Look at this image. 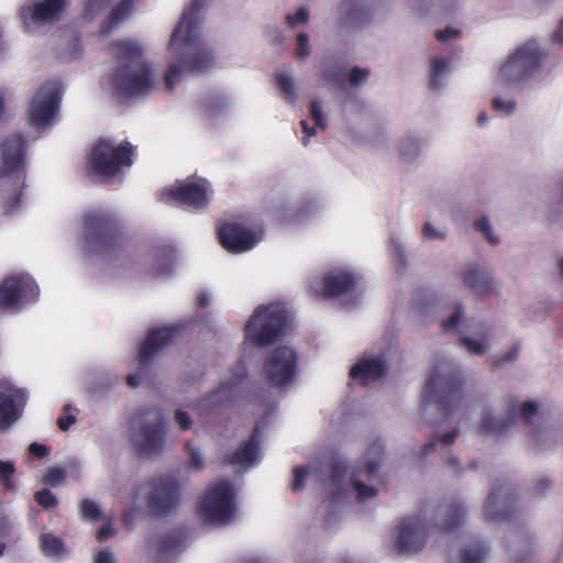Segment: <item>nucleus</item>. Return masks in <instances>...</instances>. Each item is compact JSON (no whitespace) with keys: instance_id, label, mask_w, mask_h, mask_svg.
Listing matches in <instances>:
<instances>
[{"instance_id":"nucleus-35","label":"nucleus","mask_w":563,"mask_h":563,"mask_svg":"<svg viewBox=\"0 0 563 563\" xmlns=\"http://www.w3.org/2000/svg\"><path fill=\"white\" fill-rule=\"evenodd\" d=\"M464 284L478 295L488 292L493 287V279L476 267H468L464 275Z\"/></svg>"},{"instance_id":"nucleus-53","label":"nucleus","mask_w":563,"mask_h":563,"mask_svg":"<svg viewBox=\"0 0 563 563\" xmlns=\"http://www.w3.org/2000/svg\"><path fill=\"white\" fill-rule=\"evenodd\" d=\"M113 0H89L86 7V14L93 18L108 10Z\"/></svg>"},{"instance_id":"nucleus-46","label":"nucleus","mask_w":563,"mask_h":563,"mask_svg":"<svg viewBox=\"0 0 563 563\" xmlns=\"http://www.w3.org/2000/svg\"><path fill=\"white\" fill-rule=\"evenodd\" d=\"M493 109L503 117L511 115L517 110V101L512 97L497 96L492 100Z\"/></svg>"},{"instance_id":"nucleus-54","label":"nucleus","mask_w":563,"mask_h":563,"mask_svg":"<svg viewBox=\"0 0 563 563\" xmlns=\"http://www.w3.org/2000/svg\"><path fill=\"white\" fill-rule=\"evenodd\" d=\"M369 70L367 68L353 67L349 74V81L352 86H361L367 81Z\"/></svg>"},{"instance_id":"nucleus-10","label":"nucleus","mask_w":563,"mask_h":563,"mask_svg":"<svg viewBox=\"0 0 563 563\" xmlns=\"http://www.w3.org/2000/svg\"><path fill=\"white\" fill-rule=\"evenodd\" d=\"M461 374L450 362L439 363L424 388V397L434 402L439 410L451 416L459 405Z\"/></svg>"},{"instance_id":"nucleus-14","label":"nucleus","mask_w":563,"mask_h":563,"mask_svg":"<svg viewBox=\"0 0 563 563\" xmlns=\"http://www.w3.org/2000/svg\"><path fill=\"white\" fill-rule=\"evenodd\" d=\"M361 279L349 268L333 267L325 273L311 275L308 289L318 298H338L354 291Z\"/></svg>"},{"instance_id":"nucleus-23","label":"nucleus","mask_w":563,"mask_h":563,"mask_svg":"<svg viewBox=\"0 0 563 563\" xmlns=\"http://www.w3.org/2000/svg\"><path fill=\"white\" fill-rule=\"evenodd\" d=\"M386 372V360L383 354H364L352 367L351 377L360 384H367L380 378Z\"/></svg>"},{"instance_id":"nucleus-4","label":"nucleus","mask_w":563,"mask_h":563,"mask_svg":"<svg viewBox=\"0 0 563 563\" xmlns=\"http://www.w3.org/2000/svg\"><path fill=\"white\" fill-rule=\"evenodd\" d=\"M27 143L13 133L0 142V203L7 214L16 213L25 201Z\"/></svg>"},{"instance_id":"nucleus-30","label":"nucleus","mask_w":563,"mask_h":563,"mask_svg":"<svg viewBox=\"0 0 563 563\" xmlns=\"http://www.w3.org/2000/svg\"><path fill=\"white\" fill-rule=\"evenodd\" d=\"M487 553L488 547L486 543L482 541L471 542L452 556V563H483Z\"/></svg>"},{"instance_id":"nucleus-15","label":"nucleus","mask_w":563,"mask_h":563,"mask_svg":"<svg viewBox=\"0 0 563 563\" xmlns=\"http://www.w3.org/2000/svg\"><path fill=\"white\" fill-rule=\"evenodd\" d=\"M29 390L15 380L0 378V433L10 431L22 418Z\"/></svg>"},{"instance_id":"nucleus-17","label":"nucleus","mask_w":563,"mask_h":563,"mask_svg":"<svg viewBox=\"0 0 563 563\" xmlns=\"http://www.w3.org/2000/svg\"><path fill=\"white\" fill-rule=\"evenodd\" d=\"M40 289L29 274L9 276L0 285V308L20 310L37 300Z\"/></svg>"},{"instance_id":"nucleus-22","label":"nucleus","mask_w":563,"mask_h":563,"mask_svg":"<svg viewBox=\"0 0 563 563\" xmlns=\"http://www.w3.org/2000/svg\"><path fill=\"white\" fill-rule=\"evenodd\" d=\"M427 534V526L421 519L406 518L397 529L395 547L400 553L417 552L424 545Z\"/></svg>"},{"instance_id":"nucleus-57","label":"nucleus","mask_w":563,"mask_h":563,"mask_svg":"<svg viewBox=\"0 0 563 563\" xmlns=\"http://www.w3.org/2000/svg\"><path fill=\"white\" fill-rule=\"evenodd\" d=\"M462 309L460 307L452 308L450 317L443 321V328L445 331H453L457 329L462 317Z\"/></svg>"},{"instance_id":"nucleus-9","label":"nucleus","mask_w":563,"mask_h":563,"mask_svg":"<svg viewBox=\"0 0 563 563\" xmlns=\"http://www.w3.org/2000/svg\"><path fill=\"white\" fill-rule=\"evenodd\" d=\"M132 152L128 142L117 143L112 139L102 137L87 153V164L92 173L111 178L132 165Z\"/></svg>"},{"instance_id":"nucleus-49","label":"nucleus","mask_w":563,"mask_h":563,"mask_svg":"<svg viewBox=\"0 0 563 563\" xmlns=\"http://www.w3.org/2000/svg\"><path fill=\"white\" fill-rule=\"evenodd\" d=\"M14 472L15 466L13 462L0 460V485H2L4 490H12L14 488L12 482Z\"/></svg>"},{"instance_id":"nucleus-58","label":"nucleus","mask_w":563,"mask_h":563,"mask_svg":"<svg viewBox=\"0 0 563 563\" xmlns=\"http://www.w3.org/2000/svg\"><path fill=\"white\" fill-rule=\"evenodd\" d=\"M93 563H117V559L112 550L100 549L93 552Z\"/></svg>"},{"instance_id":"nucleus-40","label":"nucleus","mask_w":563,"mask_h":563,"mask_svg":"<svg viewBox=\"0 0 563 563\" xmlns=\"http://www.w3.org/2000/svg\"><path fill=\"white\" fill-rule=\"evenodd\" d=\"M439 526L443 529L455 528L464 517V509L460 505L442 507L439 512Z\"/></svg>"},{"instance_id":"nucleus-45","label":"nucleus","mask_w":563,"mask_h":563,"mask_svg":"<svg viewBox=\"0 0 563 563\" xmlns=\"http://www.w3.org/2000/svg\"><path fill=\"white\" fill-rule=\"evenodd\" d=\"M286 24L289 29L306 26L310 22V9L307 5L298 7L294 12L285 15Z\"/></svg>"},{"instance_id":"nucleus-43","label":"nucleus","mask_w":563,"mask_h":563,"mask_svg":"<svg viewBox=\"0 0 563 563\" xmlns=\"http://www.w3.org/2000/svg\"><path fill=\"white\" fill-rule=\"evenodd\" d=\"M185 453L187 455L186 466L188 470L200 471L205 467V455L192 441L185 443Z\"/></svg>"},{"instance_id":"nucleus-56","label":"nucleus","mask_w":563,"mask_h":563,"mask_svg":"<svg viewBox=\"0 0 563 563\" xmlns=\"http://www.w3.org/2000/svg\"><path fill=\"white\" fill-rule=\"evenodd\" d=\"M35 499L41 506L45 508H52L57 505L56 496L47 489L38 492L35 495Z\"/></svg>"},{"instance_id":"nucleus-63","label":"nucleus","mask_w":563,"mask_h":563,"mask_svg":"<svg viewBox=\"0 0 563 563\" xmlns=\"http://www.w3.org/2000/svg\"><path fill=\"white\" fill-rule=\"evenodd\" d=\"M115 534V529L112 521H108L106 525L101 527V529L97 533V538L99 541H106L109 538Z\"/></svg>"},{"instance_id":"nucleus-32","label":"nucleus","mask_w":563,"mask_h":563,"mask_svg":"<svg viewBox=\"0 0 563 563\" xmlns=\"http://www.w3.org/2000/svg\"><path fill=\"white\" fill-rule=\"evenodd\" d=\"M371 10L372 4L368 0H344L340 7L341 14L351 23L362 22Z\"/></svg>"},{"instance_id":"nucleus-28","label":"nucleus","mask_w":563,"mask_h":563,"mask_svg":"<svg viewBox=\"0 0 563 563\" xmlns=\"http://www.w3.org/2000/svg\"><path fill=\"white\" fill-rule=\"evenodd\" d=\"M511 511L509 492L506 488L492 490L484 505V516L489 522L506 519Z\"/></svg>"},{"instance_id":"nucleus-25","label":"nucleus","mask_w":563,"mask_h":563,"mask_svg":"<svg viewBox=\"0 0 563 563\" xmlns=\"http://www.w3.org/2000/svg\"><path fill=\"white\" fill-rule=\"evenodd\" d=\"M507 542L512 563H527L539 548L536 537L528 531L511 532Z\"/></svg>"},{"instance_id":"nucleus-64","label":"nucleus","mask_w":563,"mask_h":563,"mask_svg":"<svg viewBox=\"0 0 563 563\" xmlns=\"http://www.w3.org/2000/svg\"><path fill=\"white\" fill-rule=\"evenodd\" d=\"M538 410V405L534 401H527L521 406V416L529 420Z\"/></svg>"},{"instance_id":"nucleus-38","label":"nucleus","mask_w":563,"mask_h":563,"mask_svg":"<svg viewBox=\"0 0 563 563\" xmlns=\"http://www.w3.org/2000/svg\"><path fill=\"white\" fill-rule=\"evenodd\" d=\"M81 48L76 33L69 32L58 46V56L63 62H73L80 57Z\"/></svg>"},{"instance_id":"nucleus-37","label":"nucleus","mask_w":563,"mask_h":563,"mask_svg":"<svg viewBox=\"0 0 563 563\" xmlns=\"http://www.w3.org/2000/svg\"><path fill=\"white\" fill-rule=\"evenodd\" d=\"M423 147V139L416 134L405 135L398 143L399 155L407 161L417 158L422 153Z\"/></svg>"},{"instance_id":"nucleus-7","label":"nucleus","mask_w":563,"mask_h":563,"mask_svg":"<svg viewBox=\"0 0 563 563\" xmlns=\"http://www.w3.org/2000/svg\"><path fill=\"white\" fill-rule=\"evenodd\" d=\"M131 440L145 455L161 454L167 444L168 427L158 407L139 410L131 420Z\"/></svg>"},{"instance_id":"nucleus-18","label":"nucleus","mask_w":563,"mask_h":563,"mask_svg":"<svg viewBox=\"0 0 563 563\" xmlns=\"http://www.w3.org/2000/svg\"><path fill=\"white\" fill-rule=\"evenodd\" d=\"M84 222L86 238L90 243L107 246L117 241L119 219L113 211L106 208L91 209L86 212Z\"/></svg>"},{"instance_id":"nucleus-47","label":"nucleus","mask_w":563,"mask_h":563,"mask_svg":"<svg viewBox=\"0 0 563 563\" xmlns=\"http://www.w3.org/2000/svg\"><path fill=\"white\" fill-rule=\"evenodd\" d=\"M475 229L481 232V234L485 238V240L492 244L497 245L500 243L499 234L492 227L488 218L482 217L476 220Z\"/></svg>"},{"instance_id":"nucleus-51","label":"nucleus","mask_w":563,"mask_h":563,"mask_svg":"<svg viewBox=\"0 0 563 563\" xmlns=\"http://www.w3.org/2000/svg\"><path fill=\"white\" fill-rule=\"evenodd\" d=\"M81 516L90 521H97L102 517V512L97 503L90 499H84L80 504Z\"/></svg>"},{"instance_id":"nucleus-42","label":"nucleus","mask_w":563,"mask_h":563,"mask_svg":"<svg viewBox=\"0 0 563 563\" xmlns=\"http://www.w3.org/2000/svg\"><path fill=\"white\" fill-rule=\"evenodd\" d=\"M343 74V68L332 60L322 63L317 69L318 77L329 84H341Z\"/></svg>"},{"instance_id":"nucleus-52","label":"nucleus","mask_w":563,"mask_h":563,"mask_svg":"<svg viewBox=\"0 0 563 563\" xmlns=\"http://www.w3.org/2000/svg\"><path fill=\"white\" fill-rule=\"evenodd\" d=\"M463 345L467 350L468 353L481 355L485 353L488 347V343L484 339H475V338H464Z\"/></svg>"},{"instance_id":"nucleus-6","label":"nucleus","mask_w":563,"mask_h":563,"mask_svg":"<svg viewBox=\"0 0 563 563\" xmlns=\"http://www.w3.org/2000/svg\"><path fill=\"white\" fill-rule=\"evenodd\" d=\"M236 489L228 481L212 483L196 506L199 521L209 527H227L236 512Z\"/></svg>"},{"instance_id":"nucleus-13","label":"nucleus","mask_w":563,"mask_h":563,"mask_svg":"<svg viewBox=\"0 0 563 563\" xmlns=\"http://www.w3.org/2000/svg\"><path fill=\"white\" fill-rule=\"evenodd\" d=\"M161 195L167 203L203 210L211 203L214 191L206 178L190 176L165 187Z\"/></svg>"},{"instance_id":"nucleus-36","label":"nucleus","mask_w":563,"mask_h":563,"mask_svg":"<svg viewBox=\"0 0 563 563\" xmlns=\"http://www.w3.org/2000/svg\"><path fill=\"white\" fill-rule=\"evenodd\" d=\"M275 78L282 98L286 102L295 103L298 98V93L291 70L286 68L278 69Z\"/></svg>"},{"instance_id":"nucleus-19","label":"nucleus","mask_w":563,"mask_h":563,"mask_svg":"<svg viewBox=\"0 0 563 563\" xmlns=\"http://www.w3.org/2000/svg\"><path fill=\"white\" fill-rule=\"evenodd\" d=\"M65 8V0H27L20 8L24 29L34 33L37 29L57 22Z\"/></svg>"},{"instance_id":"nucleus-11","label":"nucleus","mask_w":563,"mask_h":563,"mask_svg":"<svg viewBox=\"0 0 563 563\" xmlns=\"http://www.w3.org/2000/svg\"><path fill=\"white\" fill-rule=\"evenodd\" d=\"M59 81H47L34 93L26 112L27 123L36 132H43L58 121V111L63 98Z\"/></svg>"},{"instance_id":"nucleus-31","label":"nucleus","mask_w":563,"mask_h":563,"mask_svg":"<svg viewBox=\"0 0 563 563\" xmlns=\"http://www.w3.org/2000/svg\"><path fill=\"white\" fill-rule=\"evenodd\" d=\"M134 0H121L110 12L107 22L102 25V33L109 34L125 22L134 11Z\"/></svg>"},{"instance_id":"nucleus-62","label":"nucleus","mask_w":563,"mask_h":563,"mask_svg":"<svg viewBox=\"0 0 563 563\" xmlns=\"http://www.w3.org/2000/svg\"><path fill=\"white\" fill-rule=\"evenodd\" d=\"M229 106V101L224 97H214L206 104L210 113H217Z\"/></svg>"},{"instance_id":"nucleus-34","label":"nucleus","mask_w":563,"mask_h":563,"mask_svg":"<svg viewBox=\"0 0 563 563\" xmlns=\"http://www.w3.org/2000/svg\"><path fill=\"white\" fill-rule=\"evenodd\" d=\"M311 118L314 126H310L307 121H301V129L305 133L302 143L305 146L309 144L310 137L318 134L319 131H324L327 128V120L322 113V104L319 101H313L310 108Z\"/></svg>"},{"instance_id":"nucleus-55","label":"nucleus","mask_w":563,"mask_h":563,"mask_svg":"<svg viewBox=\"0 0 563 563\" xmlns=\"http://www.w3.org/2000/svg\"><path fill=\"white\" fill-rule=\"evenodd\" d=\"M267 38L275 44H283L285 42V33L277 24H268L264 29Z\"/></svg>"},{"instance_id":"nucleus-27","label":"nucleus","mask_w":563,"mask_h":563,"mask_svg":"<svg viewBox=\"0 0 563 563\" xmlns=\"http://www.w3.org/2000/svg\"><path fill=\"white\" fill-rule=\"evenodd\" d=\"M261 428L256 426L251 438L232 455L229 456V462L238 464L244 468L256 466L262 459L260 448Z\"/></svg>"},{"instance_id":"nucleus-16","label":"nucleus","mask_w":563,"mask_h":563,"mask_svg":"<svg viewBox=\"0 0 563 563\" xmlns=\"http://www.w3.org/2000/svg\"><path fill=\"white\" fill-rule=\"evenodd\" d=\"M298 372V354L287 345L277 346L271 351L264 363L263 374L274 387H285L291 384Z\"/></svg>"},{"instance_id":"nucleus-8","label":"nucleus","mask_w":563,"mask_h":563,"mask_svg":"<svg viewBox=\"0 0 563 563\" xmlns=\"http://www.w3.org/2000/svg\"><path fill=\"white\" fill-rule=\"evenodd\" d=\"M286 319L287 309L282 302L258 306L246 321L245 342L257 346L272 344L282 335Z\"/></svg>"},{"instance_id":"nucleus-24","label":"nucleus","mask_w":563,"mask_h":563,"mask_svg":"<svg viewBox=\"0 0 563 563\" xmlns=\"http://www.w3.org/2000/svg\"><path fill=\"white\" fill-rule=\"evenodd\" d=\"M179 333V327L176 324H169L165 325L163 328H158L155 330H152L145 342L144 345L139 354L137 361L139 363L144 366L148 363L151 357L161 349L167 346L169 343L174 341V339Z\"/></svg>"},{"instance_id":"nucleus-39","label":"nucleus","mask_w":563,"mask_h":563,"mask_svg":"<svg viewBox=\"0 0 563 563\" xmlns=\"http://www.w3.org/2000/svg\"><path fill=\"white\" fill-rule=\"evenodd\" d=\"M153 265L156 275L166 277L172 273L174 264V253L170 249L159 247L153 252Z\"/></svg>"},{"instance_id":"nucleus-20","label":"nucleus","mask_w":563,"mask_h":563,"mask_svg":"<svg viewBox=\"0 0 563 563\" xmlns=\"http://www.w3.org/2000/svg\"><path fill=\"white\" fill-rule=\"evenodd\" d=\"M263 239L261 228H249L241 223L229 222L218 230V240L221 246L234 254L245 253L254 249Z\"/></svg>"},{"instance_id":"nucleus-33","label":"nucleus","mask_w":563,"mask_h":563,"mask_svg":"<svg viewBox=\"0 0 563 563\" xmlns=\"http://www.w3.org/2000/svg\"><path fill=\"white\" fill-rule=\"evenodd\" d=\"M450 73V60L444 57L434 56L429 62V82L433 90L444 87Z\"/></svg>"},{"instance_id":"nucleus-1","label":"nucleus","mask_w":563,"mask_h":563,"mask_svg":"<svg viewBox=\"0 0 563 563\" xmlns=\"http://www.w3.org/2000/svg\"><path fill=\"white\" fill-rule=\"evenodd\" d=\"M209 0H191L184 9L168 43V70L165 85L173 89L188 76L199 75L214 65L213 53L202 35V11Z\"/></svg>"},{"instance_id":"nucleus-29","label":"nucleus","mask_w":563,"mask_h":563,"mask_svg":"<svg viewBox=\"0 0 563 563\" xmlns=\"http://www.w3.org/2000/svg\"><path fill=\"white\" fill-rule=\"evenodd\" d=\"M81 464L78 460L71 459L63 465L48 467L43 476L45 485L57 487L66 483V481H78L80 477Z\"/></svg>"},{"instance_id":"nucleus-26","label":"nucleus","mask_w":563,"mask_h":563,"mask_svg":"<svg viewBox=\"0 0 563 563\" xmlns=\"http://www.w3.org/2000/svg\"><path fill=\"white\" fill-rule=\"evenodd\" d=\"M445 307L443 299L434 292L427 291L415 296L412 311L420 322H429L438 318Z\"/></svg>"},{"instance_id":"nucleus-12","label":"nucleus","mask_w":563,"mask_h":563,"mask_svg":"<svg viewBox=\"0 0 563 563\" xmlns=\"http://www.w3.org/2000/svg\"><path fill=\"white\" fill-rule=\"evenodd\" d=\"M246 373L245 364L238 362L231 371L221 377L219 385L194 406L201 420L218 415L234 404L236 388L245 378Z\"/></svg>"},{"instance_id":"nucleus-59","label":"nucleus","mask_w":563,"mask_h":563,"mask_svg":"<svg viewBox=\"0 0 563 563\" xmlns=\"http://www.w3.org/2000/svg\"><path fill=\"white\" fill-rule=\"evenodd\" d=\"M423 234L426 238L431 240H443L445 238V232L442 229L434 227L430 222L424 223Z\"/></svg>"},{"instance_id":"nucleus-3","label":"nucleus","mask_w":563,"mask_h":563,"mask_svg":"<svg viewBox=\"0 0 563 563\" xmlns=\"http://www.w3.org/2000/svg\"><path fill=\"white\" fill-rule=\"evenodd\" d=\"M118 66L101 81L102 89L120 101L142 95L154 84L153 69L143 57V47L136 41H122L113 46Z\"/></svg>"},{"instance_id":"nucleus-5","label":"nucleus","mask_w":563,"mask_h":563,"mask_svg":"<svg viewBox=\"0 0 563 563\" xmlns=\"http://www.w3.org/2000/svg\"><path fill=\"white\" fill-rule=\"evenodd\" d=\"M544 51L537 40H529L503 62L495 78L497 88L521 90L541 73Z\"/></svg>"},{"instance_id":"nucleus-48","label":"nucleus","mask_w":563,"mask_h":563,"mask_svg":"<svg viewBox=\"0 0 563 563\" xmlns=\"http://www.w3.org/2000/svg\"><path fill=\"white\" fill-rule=\"evenodd\" d=\"M312 53L310 36L305 32H300L296 37L295 55L300 60H306Z\"/></svg>"},{"instance_id":"nucleus-50","label":"nucleus","mask_w":563,"mask_h":563,"mask_svg":"<svg viewBox=\"0 0 563 563\" xmlns=\"http://www.w3.org/2000/svg\"><path fill=\"white\" fill-rule=\"evenodd\" d=\"M506 426L505 421L497 419L490 412H485L482 418L481 430L484 433H499Z\"/></svg>"},{"instance_id":"nucleus-2","label":"nucleus","mask_w":563,"mask_h":563,"mask_svg":"<svg viewBox=\"0 0 563 563\" xmlns=\"http://www.w3.org/2000/svg\"><path fill=\"white\" fill-rule=\"evenodd\" d=\"M385 442L372 440L357 467L349 470L341 461L335 462L325 483L327 498L320 511L335 512L343 505L355 500L360 504L373 500L378 495L377 473L384 461Z\"/></svg>"},{"instance_id":"nucleus-21","label":"nucleus","mask_w":563,"mask_h":563,"mask_svg":"<svg viewBox=\"0 0 563 563\" xmlns=\"http://www.w3.org/2000/svg\"><path fill=\"white\" fill-rule=\"evenodd\" d=\"M180 498V483L172 476L155 478L150 484L148 504L156 514L173 509Z\"/></svg>"},{"instance_id":"nucleus-61","label":"nucleus","mask_w":563,"mask_h":563,"mask_svg":"<svg viewBox=\"0 0 563 563\" xmlns=\"http://www.w3.org/2000/svg\"><path fill=\"white\" fill-rule=\"evenodd\" d=\"M175 421L183 430H190L192 428V420L190 416L183 409L175 411Z\"/></svg>"},{"instance_id":"nucleus-60","label":"nucleus","mask_w":563,"mask_h":563,"mask_svg":"<svg viewBox=\"0 0 563 563\" xmlns=\"http://www.w3.org/2000/svg\"><path fill=\"white\" fill-rule=\"evenodd\" d=\"M435 36L440 42H449L460 36V31L455 27L448 26L443 30H438Z\"/></svg>"},{"instance_id":"nucleus-41","label":"nucleus","mask_w":563,"mask_h":563,"mask_svg":"<svg viewBox=\"0 0 563 563\" xmlns=\"http://www.w3.org/2000/svg\"><path fill=\"white\" fill-rule=\"evenodd\" d=\"M322 477L321 471L314 466L310 465L307 467H296L295 468V478L292 482V489L294 490H301L306 487L307 482L310 479L313 481H320Z\"/></svg>"},{"instance_id":"nucleus-44","label":"nucleus","mask_w":563,"mask_h":563,"mask_svg":"<svg viewBox=\"0 0 563 563\" xmlns=\"http://www.w3.org/2000/svg\"><path fill=\"white\" fill-rule=\"evenodd\" d=\"M41 547L46 556H60L65 553L63 541L52 533L42 536Z\"/></svg>"}]
</instances>
